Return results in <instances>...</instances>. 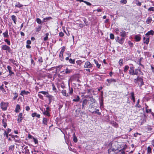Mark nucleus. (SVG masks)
Returning <instances> with one entry per match:
<instances>
[{"instance_id": "f257e3e1", "label": "nucleus", "mask_w": 154, "mask_h": 154, "mask_svg": "<svg viewBox=\"0 0 154 154\" xmlns=\"http://www.w3.org/2000/svg\"><path fill=\"white\" fill-rule=\"evenodd\" d=\"M110 147L108 150V153H110L113 152L116 154L120 152L121 154H125V150L126 149V145L123 144L117 141L112 142L110 143Z\"/></svg>"}, {"instance_id": "f03ea898", "label": "nucleus", "mask_w": 154, "mask_h": 154, "mask_svg": "<svg viewBox=\"0 0 154 154\" xmlns=\"http://www.w3.org/2000/svg\"><path fill=\"white\" fill-rule=\"evenodd\" d=\"M129 73L131 75H137L138 69H136L135 71L134 70V68L132 66H131L130 68Z\"/></svg>"}, {"instance_id": "7ed1b4c3", "label": "nucleus", "mask_w": 154, "mask_h": 154, "mask_svg": "<svg viewBox=\"0 0 154 154\" xmlns=\"http://www.w3.org/2000/svg\"><path fill=\"white\" fill-rule=\"evenodd\" d=\"M8 106V103H7L2 102L1 103V107L3 110H5L7 109V107Z\"/></svg>"}, {"instance_id": "20e7f679", "label": "nucleus", "mask_w": 154, "mask_h": 154, "mask_svg": "<svg viewBox=\"0 0 154 154\" xmlns=\"http://www.w3.org/2000/svg\"><path fill=\"white\" fill-rule=\"evenodd\" d=\"M135 82H137L139 85H140L141 86L143 84V79L141 78H137V79H135Z\"/></svg>"}, {"instance_id": "39448f33", "label": "nucleus", "mask_w": 154, "mask_h": 154, "mask_svg": "<svg viewBox=\"0 0 154 154\" xmlns=\"http://www.w3.org/2000/svg\"><path fill=\"white\" fill-rule=\"evenodd\" d=\"M2 49L4 50H6L8 52H11V50L10 47L6 45H3L2 47Z\"/></svg>"}, {"instance_id": "423d86ee", "label": "nucleus", "mask_w": 154, "mask_h": 154, "mask_svg": "<svg viewBox=\"0 0 154 154\" xmlns=\"http://www.w3.org/2000/svg\"><path fill=\"white\" fill-rule=\"evenodd\" d=\"M23 113L21 112L18 115L17 118V121L18 122L20 123L21 122L23 119Z\"/></svg>"}, {"instance_id": "0eeeda50", "label": "nucleus", "mask_w": 154, "mask_h": 154, "mask_svg": "<svg viewBox=\"0 0 154 154\" xmlns=\"http://www.w3.org/2000/svg\"><path fill=\"white\" fill-rule=\"evenodd\" d=\"M84 66L85 68H89L91 67V64L89 62H87L85 63Z\"/></svg>"}, {"instance_id": "6e6552de", "label": "nucleus", "mask_w": 154, "mask_h": 154, "mask_svg": "<svg viewBox=\"0 0 154 154\" xmlns=\"http://www.w3.org/2000/svg\"><path fill=\"white\" fill-rule=\"evenodd\" d=\"M144 43L148 44L149 42V37L147 36L146 38L145 37L143 38Z\"/></svg>"}, {"instance_id": "1a4fd4ad", "label": "nucleus", "mask_w": 154, "mask_h": 154, "mask_svg": "<svg viewBox=\"0 0 154 154\" xmlns=\"http://www.w3.org/2000/svg\"><path fill=\"white\" fill-rule=\"evenodd\" d=\"M30 93L28 91H22L21 93L20 94V95L23 96L24 95H27L28 94H29Z\"/></svg>"}, {"instance_id": "9d476101", "label": "nucleus", "mask_w": 154, "mask_h": 154, "mask_svg": "<svg viewBox=\"0 0 154 154\" xmlns=\"http://www.w3.org/2000/svg\"><path fill=\"white\" fill-rule=\"evenodd\" d=\"M121 35L122 36V37H125L126 35V32L125 31H124L123 30V29H122L121 30V32H120Z\"/></svg>"}, {"instance_id": "9b49d317", "label": "nucleus", "mask_w": 154, "mask_h": 154, "mask_svg": "<svg viewBox=\"0 0 154 154\" xmlns=\"http://www.w3.org/2000/svg\"><path fill=\"white\" fill-rule=\"evenodd\" d=\"M61 93L63 95L66 97H67L69 96L68 94L66 93V91L65 90H62L61 91Z\"/></svg>"}, {"instance_id": "f8f14e48", "label": "nucleus", "mask_w": 154, "mask_h": 154, "mask_svg": "<svg viewBox=\"0 0 154 154\" xmlns=\"http://www.w3.org/2000/svg\"><path fill=\"white\" fill-rule=\"evenodd\" d=\"M20 106L19 104H17L16 106L15 109V112H20Z\"/></svg>"}, {"instance_id": "ddd939ff", "label": "nucleus", "mask_w": 154, "mask_h": 154, "mask_svg": "<svg viewBox=\"0 0 154 154\" xmlns=\"http://www.w3.org/2000/svg\"><path fill=\"white\" fill-rule=\"evenodd\" d=\"M154 33V31L152 30H151L150 31H149L147 33H146L145 35L146 36L149 35H153Z\"/></svg>"}, {"instance_id": "4468645a", "label": "nucleus", "mask_w": 154, "mask_h": 154, "mask_svg": "<svg viewBox=\"0 0 154 154\" xmlns=\"http://www.w3.org/2000/svg\"><path fill=\"white\" fill-rule=\"evenodd\" d=\"M32 117L36 116L37 117L39 118L40 117V115L39 114H37V113L35 112H34L32 114Z\"/></svg>"}, {"instance_id": "2eb2a0df", "label": "nucleus", "mask_w": 154, "mask_h": 154, "mask_svg": "<svg viewBox=\"0 0 154 154\" xmlns=\"http://www.w3.org/2000/svg\"><path fill=\"white\" fill-rule=\"evenodd\" d=\"M48 121V120L47 119L44 118L43 119L42 122L44 124L46 125L47 124Z\"/></svg>"}, {"instance_id": "dca6fc26", "label": "nucleus", "mask_w": 154, "mask_h": 154, "mask_svg": "<svg viewBox=\"0 0 154 154\" xmlns=\"http://www.w3.org/2000/svg\"><path fill=\"white\" fill-rule=\"evenodd\" d=\"M0 89L2 91L3 93L5 94L6 93V91L3 88V85H2L1 86H0Z\"/></svg>"}, {"instance_id": "f3484780", "label": "nucleus", "mask_w": 154, "mask_h": 154, "mask_svg": "<svg viewBox=\"0 0 154 154\" xmlns=\"http://www.w3.org/2000/svg\"><path fill=\"white\" fill-rule=\"evenodd\" d=\"M94 61L97 67L98 68H99L100 66V64H99L98 61L96 60H94Z\"/></svg>"}, {"instance_id": "a211bd4d", "label": "nucleus", "mask_w": 154, "mask_h": 154, "mask_svg": "<svg viewBox=\"0 0 154 154\" xmlns=\"http://www.w3.org/2000/svg\"><path fill=\"white\" fill-rule=\"evenodd\" d=\"M135 39L136 41H139L141 39V38L138 35H136L135 36Z\"/></svg>"}, {"instance_id": "6ab92c4d", "label": "nucleus", "mask_w": 154, "mask_h": 154, "mask_svg": "<svg viewBox=\"0 0 154 154\" xmlns=\"http://www.w3.org/2000/svg\"><path fill=\"white\" fill-rule=\"evenodd\" d=\"M73 140L74 141L75 143L77 142L78 140H77V137H76V136H75V133H74L73 134Z\"/></svg>"}, {"instance_id": "aec40b11", "label": "nucleus", "mask_w": 154, "mask_h": 154, "mask_svg": "<svg viewBox=\"0 0 154 154\" xmlns=\"http://www.w3.org/2000/svg\"><path fill=\"white\" fill-rule=\"evenodd\" d=\"M39 93H41V94H43L46 95V97H47V96L49 94L48 92L44 91H40V92H39Z\"/></svg>"}, {"instance_id": "412c9836", "label": "nucleus", "mask_w": 154, "mask_h": 154, "mask_svg": "<svg viewBox=\"0 0 154 154\" xmlns=\"http://www.w3.org/2000/svg\"><path fill=\"white\" fill-rule=\"evenodd\" d=\"M151 18L150 17H149L146 20V22L147 24H149L151 22Z\"/></svg>"}, {"instance_id": "4be33fe9", "label": "nucleus", "mask_w": 154, "mask_h": 154, "mask_svg": "<svg viewBox=\"0 0 154 154\" xmlns=\"http://www.w3.org/2000/svg\"><path fill=\"white\" fill-rule=\"evenodd\" d=\"M11 18L12 20L14 21V23H16V17L14 15H13L11 16Z\"/></svg>"}, {"instance_id": "5701e85b", "label": "nucleus", "mask_w": 154, "mask_h": 154, "mask_svg": "<svg viewBox=\"0 0 154 154\" xmlns=\"http://www.w3.org/2000/svg\"><path fill=\"white\" fill-rule=\"evenodd\" d=\"M4 37H8V31L6 30L5 32L3 33Z\"/></svg>"}, {"instance_id": "b1692460", "label": "nucleus", "mask_w": 154, "mask_h": 154, "mask_svg": "<svg viewBox=\"0 0 154 154\" xmlns=\"http://www.w3.org/2000/svg\"><path fill=\"white\" fill-rule=\"evenodd\" d=\"M80 100V98L79 96H77V97L75 99H74L73 100L75 102H78Z\"/></svg>"}, {"instance_id": "393cba45", "label": "nucleus", "mask_w": 154, "mask_h": 154, "mask_svg": "<svg viewBox=\"0 0 154 154\" xmlns=\"http://www.w3.org/2000/svg\"><path fill=\"white\" fill-rule=\"evenodd\" d=\"M152 149L150 146L147 147V152L148 153L150 154L151 152Z\"/></svg>"}, {"instance_id": "a878e982", "label": "nucleus", "mask_w": 154, "mask_h": 154, "mask_svg": "<svg viewBox=\"0 0 154 154\" xmlns=\"http://www.w3.org/2000/svg\"><path fill=\"white\" fill-rule=\"evenodd\" d=\"M119 64L120 66L122 65L123 64V59H121L119 61Z\"/></svg>"}, {"instance_id": "bb28decb", "label": "nucleus", "mask_w": 154, "mask_h": 154, "mask_svg": "<svg viewBox=\"0 0 154 154\" xmlns=\"http://www.w3.org/2000/svg\"><path fill=\"white\" fill-rule=\"evenodd\" d=\"M43 114L44 115L48 116H50L49 112L47 111H45V112H43Z\"/></svg>"}, {"instance_id": "cd10ccee", "label": "nucleus", "mask_w": 154, "mask_h": 154, "mask_svg": "<svg viewBox=\"0 0 154 154\" xmlns=\"http://www.w3.org/2000/svg\"><path fill=\"white\" fill-rule=\"evenodd\" d=\"M128 69H129L128 66H125L124 68V72H126Z\"/></svg>"}, {"instance_id": "c85d7f7f", "label": "nucleus", "mask_w": 154, "mask_h": 154, "mask_svg": "<svg viewBox=\"0 0 154 154\" xmlns=\"http://www.w3.org/2000/svg\"><path fill=\"white\" fill-rule=\"evenodd\" d=\"M131 99L133 100L134 102L135 98L134 97V94L133 93H131Z\"/></svg>"}, {"instance_id": "c756f323", "label": "nucleus", "mask_w": 154, "mask_h": 154, "mask_svg": "<svg viewBox=\"0 0 154 154\" xmlns=\"http://www.w3.org/2000/svg\"><path fill=\"white\" fill-rule=\"evenodd\" d=\"M32 139L33 140V141L35 144H37L38 143V140L36 138H35L34 137H32Z\"/></svg>"}, {"instance_id": "7c9ffc66", "label": "nucleus", "mask_w": 154, "mask_h": 154, "mask_svg": "<svg viewBox=\"0 0 154 154\" xmlns=\"http://www.w3.org/2000/svg\"><path fill=\"white\" fill-rule=\"evenodd\" d=\"M42 28V26H39L38 28H36V31L37 32H39L40 31Z\"/></svg>"}, {"instance_id": "2f4dec72", "label": "nucleus", "mask_w": 154, "mask_h": 154, "mask_svg": "<svg viewBox=\"0 0 154 154\" xmlns=\"http://www.w3.org/2000/svg\"><path fill=\"white\" fill-rule=\"evenodd\" d=\"M36 21L37 23L39 24H40L42 23L41 20L39 18L36 19Z\"/></svg>"}, {"instance_id": "473e14b6", "label": "nucleus", "mask_w": 154, "mask_h": 154, "mask_svg": "<svg viewBox=\"0 0 154 154\" xmlns=\"http://www.w3.org/2000/svg\"><path fill=\"white\" fill-rule=\"evenodd\" d=\"M23 5L20 4L19 2H18V4L15 5V7L20 8Z\"/></svg>"}, {"instance_id": "72a5a7b5", "label": "nucleus", "mask_w": 154, "mask_h": 154, "mask_svg": "<svg viewBox=\"0 0 154 154\" xmlns=\"http://www.w3.org/2000/svg\"><path fill=\"white\" fill-rule=\"evenodd\" d=\"M71 71V70H70L69 69L67 68H66V69L65 73H66V74H68L70 73Z\"/></svg>"}, {"instance_id": "f704fd0d", "label": "nucleus", "mask_w": 154, "mask_h": 154, "mask_svg": "<svg viewBox=\"0 0 154 154\" xmlns=\"http://www.w3.org/2000/svg\"><path fill=\"white\" fill-rule=\"evenodd\" d=\"M124 39L123 37H122V38L119 40V42L121 44H122L123 43V41L124 40Z\"/></svg>"}, {"instance_id": "c9c22d12", "label": "nucleus", "mask_w": 154, "mask_h": 154, "mask_svg": "<svg viewBox=\"0 0 154 154\" xmlns=\"http://www.w3.org/2000/svg\"><path fill=\"white\" fill-rule=\"evenodd\" d=\"M47 97H48L49 98V100H50L52 99L53 97L48 94Z\"/></svg>"}, {"instance_id": "e433bc0d", "label": "nucleus", "mask_w": 154, "mask_h": 154, "mask_svg": "<svg viewBox=\"0 0 154 154\" xmlns=\"http://www.w3.org/2000/svg\"><path fill=\"white\" fill-rule=\"evenodd\" d=\"M69 62L71 63H73V64L75 63L74 60H73L72 59H70L69 60Z\"/></svg>"}, {"instance_id": "4c0bfd02", "label": "nucleus", "mask_w": 154, "mask_h": 154, "mask_svg": "<svg viewBox=\"0 0 154 154\" xmlns=\"http://www.w3.org/2000/svg\"><path fill=\"white\" fill-rule=\"evenodd\" d=\"M110 37L111 39H114V36L113 34L111 33L110 35Z\"/></svg>"}, {"instance_id": "58836bf2", "label": "nucleus", "mask_w": 154, "mask_h": 154, "mask_svg": "<svg viewBox=\"0 0 154 154\" xmlns=\"http://www.w3.org/2000/svg\"><path fill=\"white\" fill-rule=\"evenodd\" d=\"M148 11H154V7H151L149 8L148 9Z\"/></svg>"}, {"instance_id": "ea45409f", "label": "nucleus", "mask_w": 154, "mask_h": 154, "mask_svg": "<svg viewBox=\"0 0 154 154\" xmlns=\"http://www.w3.org/2000/svg\"><path fill=\"white\" fill-rule=\"evenodd\" d=\"M107 80L109 83H111V82H115V80L113 79H111V80H109V79H107Z\"/></svg>"}, {"instance_id": "a19ab883", "label": "nucleus", "mask_w": 154, "mask_h": 154, "mask_svg": "<svg viewBox=\"0 0 154 154\" xmlns=\"http://www.w3.org/2000/svg\"><path fill=\"white\" fill-rule=\"evenodd\" d=\"M136 4L137 5L139 6H140L141 5V3L139 1L137 0L136 1Z\"/></svg>"}, {"instance_id": "79ce46f5", "label": "nucleus", "mask_w": 154, "mask_h": 154, "mask_svg": "<svg viewBox=\"0 0 154 154\" xmlns=\"http://www.w3.org/2000/svg\"><path fill=\"white\" fill-rule=\"evenodd\" d=\"M5 42H6L7 44L9 45H10V42L7 39H6L5 40Z\"/></svg>"}, {"instance_id": "37998d69", "label": "nucleus", "mask_w": 154, "mask_h": 154, "mask_svg": "<svg viewBox=\"0 0 154 154\" xmlns=\"http://www.w3.org/2000/svg\"><path fill=\"white\" fill-rule=\"evenodd\" d=\"M52 90L53 91H55L56 90V88H55V87L54 85L53 84H52Z\"/></svg>"}, {"instance_id": "c03bdc74", "label": "nucleus", "mask_w": 154, "mask_h": 154, "mask_svg": "<svg viewBox=\"0 0 154 154\" xmlns=\"http://www.w3.org/2000/svg\"><path fill=\"white\" fill-rule=\"evenodd\" d=\"M99 110L97 109L95 112V113H97L98 115H100L101 114V113L100 112H99Z\"/></svg>"}, {"instance_id": "a18cd8bd", "label": "nucleus", "mask_w": 154, "mask_h": 154, "mask_svg": "<svg viewBox=\"0 0 154 154\" xmlns=\"http://www.w3.org/2000/svg\"><path fill=\"white\" fill-rule=\"evenodd\" d=\"M84 2L86 4L90 6V5H91V4L90 3H89V2H87L85 1H84V2Z\"/></svg>"}, {"instance_id": "49530a36", "label": "nucleus", "mask_w": 154, "mask_h": 154, "mask_svg": "<svg viewBox=\"0 0 154 154\" xmlns=\"http://www.w3.org/2000/svg\"><path fill=\"white\" fill-rule=\"evenodd\" d=\"M14 146L11 145V146H9V149L10 150H13V149L14 148Z\"/></svg>"}, {"instance_id": "de8ad7c7", "label": "nucleus", "mask_w": 154, "mask_h": 154, "mask_svg": "<svg viewBox=\"0 0 154 154\" xmlns=\"http://www.w3.org/2000/svg\"><path fill=\"white\" fill-rule=\"evenodd\" d=\"M65 50V48L64 47H63V48L61 50L60 53L62 54L63 53L64 51Z\"/></svg>"}, {"instance_id": "09e8293b", "label": "nucleus", "mask_w": 154, "mask_h": 154, "mask_svg": "<svg viewBox=\"0 0 154 154\" xmlns=\"http://www.w3.org/2000/svg\"><path fill=\"white\" fill-rule=\"evenodd\" d=\"M59 35L60 37H63L64 36V33L62 32H60L59 33Z\"/></svg>"}, {"instance_id": "8fccbe9b", "label": "nucleus", "mask_w": 154, "mask_h": 154, "mask_svg": "<svg viewBox=\"0 0 154 154\" xmlns=\"http://www.w3.org/2000/svg\"><path fill=\"white\" fill-rule=\"evenodd\" d=\"M7 68H8V70L9 71V72H11V67L10 66H8Z\"/></svg>"}, {"instance_id": "3c124183", "label": "nucleus", "mask_w": 154, "mask_h": 154, "mask_svg": "<svg viewBox=\"0 0 154 154\" xmlns=\"http://www.w3.org/2000/svg\"><path fill=\"white\" fill-rule=\"evenodd\" d=\"M121 3L126 4L127 2V1L126 0H121Z\"/></svg>"}, {"instance_id": "603ef678", "label": "nucleus", "mask_w": 154, "mask_h": 154, "mask_svg": "<svg viewBox=\"0 0 154 154\" xmlns=\"http://www.w3.org/2000/svg\"><path fill=\"white\" fill-rule=\"evenodd\" d=\"M38 61L39 62L42 63L43 62L42 57H40L38 59Z\"/></svg>"}, {"instance_id": "864d4df0", "label": "nucleus", "mask_w": 154, "mask_h": 154, "mask_svg": "<svg viewBox=\"0 0 154 154\" xmlns=\"http://www.w3.org/2000/svg\"><path fill=\"white\" fill-rule=\"evenodd\" d=\"M69 93L70 94H72L73 93V89L72 88L69 89Z\"/></svg>"}, {"instance_id": "5fc2aeb1", "label": "nucleus", "mask_w": 154, "mask_h": 154, "mask_svg": "<svg viewBox=\"0 0 154 154\" xmlns=\"http://www.w3.org/2000/svg\"><path fill=\"white\" fill-rule=\"evenodd\" d=\"M8 133H7L6 131H5L4 135H5L7 138H8Z\"/></svg>"}, {"instance_id": "6e6d98bb", "label": "nucleus", "mask_w": 154, "mask_h": 154, "mask_svg": "<svg viewBox=\"0 0 154 154\" xmlns=\"http://www.w3.org/2000/svg\"><path fill=\"white\" fill-rule=\"evenodd\" d=\"M146 112L148 113L149 112H151V109H146Z\"/></svg>"}, {"instance_id": "4d7b16f0", "label": "nucleus", "mask_w": 154, "mask_h": 154, "mask_svg": "<svg viewBox=\"0 0 154 154\" xmlns=\"http://www.w3.org/2000/svg\"><path fill=\"white\" fill-rule=\"evenodd\" d=\"M139 101H140L138 99V100H137V104L136 105V106H137L138 107H140V106H139Z\"/></svg>"}, {"instance_id": "13d9d810", "label": "nucleus", "mask_w": 154, "mask_h": 154, "mask_svg": "<svg viewBox=\"0 0 154 154\" xmlns=\"http://www.w3.org/2000/svg\"><path fill=\"white\" fill-rule=\"evenodd\" d=\"M139 134V135H141V134L137 133H134V137H136L137 136V135Z\"/></svg>"}, {"instance_id": "bf43d9fd", "label": "nucleus", "mask_w": 154, "mask_h": 154, "mask_svg": "<svg viewBox=\"0 0 154 154\" xmlns=\"http://www.w3.org/2000/svg\"><path fill=\"white\" fill-rule=\"evenodd\" d=\"M26 109L27 111H29L30 109V108L29 106H26Z\"/></svg>"}, {"instance_id": "052dcab7", "label": "nucleus", "mask_w": 154, "mask_h": 154, "mask_svg": "<svg viewBox=\"0 0 154 154\" xmlns=\"http://www.w3.org/2000/svg\"><path fill=\"white\" fill-rule=\"evenodd\" d=\"M28 137L29 138V139H31V138H32V137H33V136L30 134H29L28 135Z\"/></svg>"}, {"instance_id": "680f3d73", "label": "nucleus", "mask_w": 154, "mask_h": 154, "mask_svg": "<svg viewBox=\"0 0 154 154\" xmlns=\"http://www.w3.org/2000/svg\"><path fill=\"white\" fill-rule=\"evenodd\" d=\"M48 37L47 36H45V37L44 38V40L46 41L48 39Z\"/></svg>"}, {"instance_id": "e2e57ef3", "label": "nucleus", "mask_w": 154, "mask_h": 154, "mask_svg": "<svg viewBox=\"0 0 154 154\" xmlns=\"http://www.w3.org/2000/svg\"><path fill=\"white\" fill-rule=\"evenodd\" d=\"M115 30L116 33H118L119 32V29L118 28H117Z\"/></svg>"}, {"instance_id": "0e129e2a", "label": "nucleus", "mask_w": 154, "mask_h": 154, "mask_svg": "<svg viewBox=\"0 0 154 154\" xmlns=\"http://www.w3.org/2000/svg\"><path fill=\"white\" fill-rule=\"evenodd\" d=\"M84 26V25L82 24H80L79 25V26L81 28H82V27H83Z\"/></svg>"}, {"instance_id": "69168bd1", "label": "nucleus", "mask_w": 154, "mask_h": 154, "mask_svg": "<svg viewBox=\"0 0 154 154\" xmlns=\"http://www.w3.org/2000/svg\"><path fill=\"white\" fill-rule=\"evenodd\" d=\"M27 43L28 44H30L31 43V42L29 40H28L27 41Z\"/></svg>"}, {"instance_id": "338daca9", "label": "nucleus", "mask_w": 154, "mask_h": 154, "mask_svg": "<svg viewBox=\"0 0 154 154\" xmlns=\"http://www.w3.org/2000/svg\"><path fill=\"white\" fill-rule=\"evenodd\" d=\"M11 131V129L8 128L7 132L8 133H9V132H10Z\"/></svg>"}, {"instance_id": "774afa93", "label": "nucleus", "mask_w": 154, "mask_h": 154, "mask_svg": "<svg viewBox=\"0 0 154 154\" xmlns=\"http://www.w3.org/2000/svg\"><path fill=\"white\" fill-rule=\"evenodd\" d=\"M152 146H154V139L153 140H152Z\"/></svg>"}]
</instances>
